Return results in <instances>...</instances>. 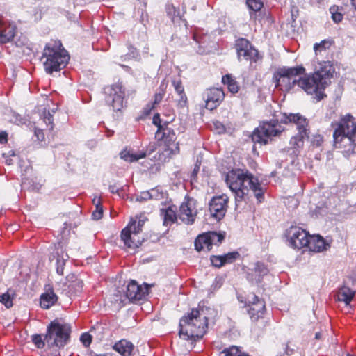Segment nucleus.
I'll return each mask as SVG.
<instances>
[{
  "label": "nucleus",
  "instance_id": "obj_1",
  "mask_svg": "<svg viewBox=\"0 0 356 356\" xmlns=\"http://www.w3.org/2000/svg\"><path fill=\"white\" fill-rule=\"evenodd\" d=\"M334 68L330 62H322L312 74L301 77L305 69L302 65L283 67L279 68L273 77L276 88L289 92L296 87L303 90L307 94L316 95L318 101L325 97L324 90L331 83Z\"/></svg>",
  "mask_w": 356,
  "mask_h": 356
},
{
  "label": "nucleus",
  "instance_id": "obj_2",
  "mask_svg": "<svg viewBox=\"0 0 356 356\" xmlns=\"http://www.w3.org/2000/svg\"><path fill=\"white\" fill-rule=\"evenodd\" d=\"M225 181L234 194L236 203L242 201L250 190L253 191L259 202L264 199V188L258 178L248 170L236 169L229 171Z\"/></svg>",
  "mask_w": 356,
  "mask_h": 356
},
{
  "label": "nucleus",
  "instance_id": "obj_3",
  "mask_svg": "<svg viewBox=\"0 0 356 356\" xmlns=\"http://www.w3.org/2000/svg\"><path fill=\"white\" fill-rule=\"evenodd\" d=\"M208 319L202 309H193L191 313L179 321V337L184 340L196 341L206 332Z\"/></svg>",
  "mask_w": 356,
  "mask_h": 356
},
{
  "label": "nucleus",
  "instance_id": "obj_4",
  "mask_svg": "<svg viewBox=\"0 0 356 356\" xmlns=\"http://www.w3.org/2000/svg\"><path fill=\"white\" fill-rule=\"evenodd\" d=\"M41 60L45 72L52 74L54 72H59L65 67L70 56L60 41H54L46 44Z\"/></svg>",
  "mask_w": 356,
  "mask_h": 356
},
{
  "label": "nucleus",
  "instance_id": "obj_5",
  "mask_svg": "<svg viewBox=\"0 0 356 356\" xmlns=\"http://www.w3.org/2000/svg\"><path fill=\"white\" fill-rule=\"evenodd\" d=\"M71 332L70 325L62 323L58 320L51 322L47 327V333L44 340L48 347H63L70 338Z\"/></svg>",
  "mask_w": 356,
  "mask_h": 356
},
{
  "label": "nucleus",
  "instance_id": "obj_6",
  "mask_svg": "<svg viewBox=\"0 0 356 356\" xmlns=\"http://www.w3.org/2000/svg\"><path fill=\"white\" fill-rule=\"evenodd\" d=\"M280 121L284 123H287L288 122H293L296 124L298 133L291 138L290 145L293 149H299L303 147L305 139L309 136L308 122L307 119L300 114L290 113L286 115L284 113Z\"/></svg>",
  "mask_w": 356,
  "mask_h": 356
},
{
  "label": "nucleus",
  "instance_id": "obj_7",
  "mask_svg": "<svg viewBox=\"0 0 356 356\" xmlns=\"http://www.w3.org/2000/svg\"><path fill=\"white\" fill-rule=\"evenodd\" d=\"M162 143L163 151L159 153V160L161 162L166 161L172 155L179 153V143L176 142L177 136L175 131L165 125L163 130L161 131L159 138H156Z\"/></svg>",
  "mask_w": 356,
  "mask_h": 356
},
{
  "label": "nucleus",
  "instance_id": "obj_8",
  "mask_svg": "<svg viewBox=\"0 0 356 356\" xmlns=\"http://www.w3.org/2000/svg\"><path fill=\"white\" fill-rule=\"evenodd\" d=\"M282 131L281 126L277 120L264 122L254 131L252 140L254 143L267 144L271 137L277 136Z\"/></svg>",
  "mask_w": 356,
  "mask_h": 356
},
{
  "label": "nucleus",
  "instance_id": "obj_9",
  "mask_svg": "<svg viewBox=\"0 0 356 356\" xmlns=\"http://www.w3.org/2000/svg\"><path fill=\"white\" fill-rule=\"evenodd\" d=\"M106 102L114 111H120L124 106V89L121 83H117L104 89Z\"/></svg>",
  "mask_w": 356,
  "mask_h": 356
},
{
  "label": "nucleus",
  "instance_id": "obj_10",
  "mask_svg": "<svg viewBox=\"0 0 356 356\" xmlns=\"http://www.w3.org/2000/svg\"><path fill=\"white\" fill-rule=\"evenodd\" d=\"M288 245L293 248L300 249L309 243V234L298 226H291L286 232Z\"/></svg>",
  "mask_w": 356,
  "mask_h": 356
},
{
  "label": "nucleus",
  "instance_id": "obj_11",
  "mask_svg": "<svg viewBox=\"0 0 356 356\" xmlns=\"http://www.w3.org/2000/svg\"><path fill=\"white\" fill-rule=\"evenodd\" d=\"M140 232V230L137 227L136 220L131 219L129 224L121 232V238L127 248L134 249L141 245L140 239L136 238Z\"/></svg>",
  "mask_w": 356,
  "mask_h": 356
},
{
  "label": "nucleus",
  "instance_id": "obj_12",
  "mask_svg": "<svg viewBox=\"0 0 356 356\" xmlns=\"http://www.w3.org/2000/svg\"><path fill=\"white\" fill-rule=\"evenodd\" d=\"M236 49L239 60L244 59L257 62L259 58L258 51L246 39L238 40L236 44Z\"/></svg>",
  "mask_w": 356,
  "mask_h": 356
},
{
  "label": "nucleus",
  "instance_id": "obj_13",
  "mask_svg": "<svg viewBox=\"0 0 356 356\" xmlns=\"http://www.w3.org/2000/svg\"><path fill=\"white\" fill-rule=\"evenodd\" d=\"M332 127H336L333 134L334 142L339 141V138L342 136H353L354 127L353 118L350 115H346L341 119L339 122H332L331 124Z\"/></svg>",
  "mask_w": 356,
  "mask_h": 356
},
{
  "label": "nucleus",
  "instance_id": "obj_14",
  "mask_svg": "<svg viewBox=\"0 0 356 356\" xmlns=\"http://www.w3.org/2000/svg\"><path fill=\"white\" fill-rule=\"evenodd\" d=\"M229 198L226 195L213 197L209 202V211L217 220L224 218L227 209Z\"/></svg>",
  "mask_w": 356,
  "mask_h": 356
},
{
  "label": "nucleus",
  "instance_id": "obj_15",
  "mask_svg": "<svg viewBox=\"0 0 356 356\" xmlns=\"http://www.w3.org/2000/svg\"><path fill=\"white\" fill-rule=\"evenodd\" d=\"M197 213L194 200L192 199L188 200L179 207L178 218L184 224L192 225L195 222Z\"/></svg>",
  "mask_w": 356,
  "mask_h": 356
},
{
  "label": "nucleus",
  "instance_id": "obj_16",
  "mask_svg": "<svg viewBox=\"0 0 356 356\" xmlns=\"http://www.w3.org/2000/svg\"><path fill=\"white\" fill-rule=\"evenodd\" d=\"M248 312L252 320L257 321L259 318L263 317L266 309L264 300L254 294H252L248 296Z\"/></svg>",
  "mask_w": 356,
  "mask_h": 356
},
{
  "label": "nucleus",
  "instance_id": "obj_17",
  "mask_svg": "<svg viewBox=\"0 0 356 356\" xmlns=\"http://www.w3.org/2000/svg\"><path fill=\"white\" fill-rule=\"evenodd\" d=\"M268 272L267 266L264 263L258 261L252 268H248L247 279L252 283H259Z\"/></svg>",
  "mask_w": 356,
  "mask_h": 356
},
{
  "label": "nucleus",
  "instance_id": "obj_18",
  "mask_svg": "<svg viewBox=\"0 0 356 356\" xmlns=\"http://www.w3.org/2000/svg\"><path fill=\"white\" fill-rule=\"evenodd\" d=\"M53 121L52 114H51L49 111H46L45 109L42 118H41L38 122V127H35L34 134L38 141H43L44 140V134L43 129L41 128L42 127V124H45L47 129L51 131L54 127Z\"/></svg>",
  "mask_w": 356,
  "mask_h": 356
},
{
  "label": "nucleus",
  "instance_id": "obj_19",
  "mask_svg": "<svg viewBox=\"0 0 356 356\" xmlns=\"http://www.w3.org/2000/svg\"><path fill=\"white\" fill-rule=\"evenodd\" d=\"M334 143L336 148L343 149V154L345 156L356 153V140L353 136H342L339 138V141Z\"/></svg>",
  "mask_w": 356,
  "mask_h": 356
},
{
  "label": "nucleus",
  "instance_id": "obj_20",
  "mask_svg": "<svg viewBox=\"0 0 356 356\" xmlns=\"http://www.w3.org/2000/svg\"><path fill=\"white\" fill-rule=\"evenodd\" d=\"M148 293V287L138 285L136 281L131 280L127 286L126 296L131 300H139Z\"/></svg>",
  "mask_w": 356,
  "mask_h": 356
},
{
  "label": "nucleus",
  "instance_id": "obj_21",
  "mask_svg": "<svg viewBox=\"0 0 356 356\" xmlns=\"http://www.w3.org/2000/svg\"><path fill=\"white\" fill-rule=\"evenodd\" d=\"M16 26L14 23L0 19V43L10 42L16 33Z\"/></svg>",
  "mask_w": 356,
  "mask_h": 356
},
{
  "label": "nucleus",
  "instance_id": "obj_22",
  "mask_svg": "<svg viewBox=\"0 0 356 356\" xmlns=\"http://www.w3.org/2000/svg\"><path fill=\"white\" fill-rule=\"evenodd\" d=\"M223 91L217 88H211L207 90V97L206 99V108L211 111L216 108L224 98Z\"/></svg>",
  "mask_w": 356,
  "mask_h": 356
},
{
  "label": "nucleus",
  "instance_id": "obj_23",
  "mask_svg": "<svg viewBox=\"0 0 356 356\" xmlns=\"http://www.w3.org/2000/svg\"><path fill=\"white\" fill-rule=\"evenodd\" d=\"M240 257V254L237 251L228 252L223 255H217L211 257V262L213 266L220 268L226 264H232Z\"/></svg>",
  "mask_w": 356,
  "mask_h": 356
},
{
  "label": "nucleus",
  "instance_id": "obj_24",
  "mask_svg": "<svg viewBox=\"0 0 356 356\" xmlns=\"http://www.w3.org/2000/svg\"><path fill=\"white\" fill-rule=\"evenodd\" d=\"M307 246L311 251L319 252L327 250L330 244L321 236L309 235V243Z\"/></svg>",
  "mask_w": 356,
  "mask_h": 356
},
{
  "label": "nucleus",
  "instance_id": "obj_25",
  "mask_svg": "<svg viewBox=\"0 0 356 356\" xmlns=\"http://www.w3.org/2000/svg\"><path fill=\"white\" fill-rule=\"evenodd\" d=\"M58 300V296L55 294L52 288L47 290L40 296V306L42 308L47 309L53 306Z\"/></svg>",
  "mask_w": 356,
  "mask_h": 356
},
{
  "label": "nucleus",
  "instance_id": "obj_26",
  "mask_svg": "<svg viewBox=\"0 0 356 356\" xmlns=\"http://www.w3.org/2000/svg\"><path fill=\"white\" fill-rule=\"evenodd\" d=\"M134 348L133 343L125 339L116 342L113 346V350L121 356H130Z\"/></svg>",
  "mask_w": 356,
  "mask_h": 356
},
{
  "label": "nucleus",
  "instance_id": "obj_27",
  "mask_svg": "<svg viewBox=\"0 0 356 356\" xmlns=\"http://www.w3.org/2000/svg\"><path fill=\"white\" fill-rule=\"evenodd\" d=\"M161 213L163 217V225L165 226L173 224L179 218L175 206H170L166 209H161Z\"/></svg>",
  "mask_w": 356,
  "mask_h": 356
},
{
  "label": "nucleus",
  "instance_id": "obj_28",
  "mask_svg": "<svg viewBox=\"0 0 356 356\" xmlns=\"http://www.w3.org/2000/svg\"><path fill=\"white\" fill-rule=\"evenodd\" d=\"M66 284H67L70 291L76 293L82 290L83 283L76 275L71 273L66 277Z\"/></svg>",
  "mask_w": 356,
  "mask_h": 356
},
{
  "label": "nucleus",
  "instance_id": "obj_29",
  "mask_svg": "<svg viewBox=\"0 0 356 356\" xmlns=\"http://www.w3.org/2000/svg\"><path fill=\"white\" fill-rule=\"evenodd\" d=\"M145 156L146 154L143 151L134 152L130 149H124L120 152L121 159L129 162H135Z\"/></svg>",
  "mask_w": 356,
  "mask_h": 356
},
{
  "label": "nucleus",
  "instance_id": "obj_30",
  "mask_svg": "<svg viewBox=\"0 0 356 356\" xmlns=\"http://www.w3.org/2000/svg\"><path fill=\"white\" fill-rule=\"evenodd\" d=\"M195 248L198 252H200L204 249H207V251H209L211 249L207 233L199 235L197 236L195 241Z\"/></svg>",
  "mask_w": 356,
  "mask_h": 356
},
{
  "label": "nucleus",
  "instance_id": "obj_31",
  "mask_svg": "<svg viewBox=\"0 0 356 356\" xmlns=\"http://www.w3.org/2000/svg\"><path fill=\"white\" fill-rule=\"evenodd\" d=\"M172 84L174 86L176 92L179 96V99L178 101L179 104L182 107L186 106L187 102V97L184 93V89L181 84V81L179 79H175L172 81Z\"/></svg>",
  "mask_w": 356,
  "mask_h": 356
},
{
  "label": "nucleus",
  "instance_id": "obj_32",
  "mask_svg": "<svg viewBox=\"0 0 356 356\" xmlns=\"http://www.w3.org/2000/svg\"><path fill=\"white\" fill-rule=\"evenodd\" d=\"M338 300L343 301L346 305H349L355 296V291L349 287L343 286L338 292Z\"/></svg>",
  "mask_w": 356,
  "mask_h": 356
},
{
  "label": "nucleus",
  "instance_id": "obj_33",
  "mask_svg": "<svg viewBox=\"0 0 356 356\" xmlns=\"http://www.w3.org/2000/svg\"><path fill=\"white\" fill-rule=\"evenodd\" d=\"M224 84L227 86L229 90L232 93H236L238 91V86L236 81L232 77V76L227 74L222 79Z\"/></svg>",
  "mask_w": 356,
  "mask_h": 356
},
{
  "label": "nucleus",
  "instance_id": "obj_34",
  "mask_svg": "<svg viewBox=\"0 0 356 356\" xmlns=\"http://www.w3.org/2000/svg\"><path fill=\"white\" fill-rule=\"evenodd\" d=\"M69 257L67 254H64L63 252L61 255L58 254L56 259V273L63 275L64 274V268L65 266V262L67 261Z\"/></svg>",
  "mask_w": 356,
  "mask_h": 356
},
{
  "label": "nucleus",
  "instance_id": "obj_35",
  "mask_svg": "<svg viewBox=\"0 0 356 356\" xmlns=\"http://www.w3.org/2000/svg\"><path fill=\"white\" fill-rule=\"evenodd\" d=\"M220 356H250L248 354L241 351L238 347L232 346L225 349L221 353Z\"/></svg>",
  "mask_w": 356,
  "mask_h": 356
},
{
  "label": "nucleus",
  "instance_id": "obj_36",
  "mask_svg": "<svg viewBox=\"0 0 356 356\" xmlns=\"http://www.w3.org/2000/svg\"><path fill=\"white\" fill-rule=\"evenodd\" d=\"M330 13L331 17L335 23H339L343 19V15L339 10V8L337 6H332L330 8Z\"/></svg>",
  "mask_w": 356,
  "mask_h": 356
},
{
  "label": "nucleus",
  "instance_id": "obj_37",
  "mask_svg": "<svg viewBox=\"0 0 356 356\" xmlns=\"http://www.w3.org/2000/svg\"><path fill=\"white\" fill-rule=\"evenodd\" d=\"M207 234L211 247L213 245H218L224 239V236L222 235L218 234L215 232H208Z\"/></svg>",
  "mask_w": 356,
  "mask_h": 356
},
{
  "label": "nucleus",
  "instance_id": "obj_38",
  "mask_svg": "<svg viewBox=\"0 0 356 356\" xmlns=\"http://www.w3.org/2000/svg\"><path fill=\"white\" fill-rule=\"evenodd\" d=\"M0 302L6 308L11 307L13 306V294H10L9 291L2 294L0 296Z\"/></svg>",
  "mask_w": 356,
  "mask_h": 356
},
{
  "label": "nucleus",
  "instance_id": "obj_39",
  "mask_svg": "<svg viewBox=\"0 0 356 356\" xmlns=\"http://www.w3.org/2000/svg\"><path fill=\"white\" fill-rule=\"evenodd\" d=\"M96 202V200L94 199L93 202L95 204L96 209L92 212V216L93 219L99 220V219L102 218V217L103 208H102V206L100 204L99 200H97V202Z\"/></svg>",
  "mask_w": 356,
  "mask_h": 356
},
{
  "label": "nucleus",
  "instance_id": "obj_40",
  "mask_svg": "<svg viewBox=\"0 0 356 356\" xmlns=\"http://www.w3.org/2000/svg\"><path fill=\"white\" fill-rule=\"evenodd\" d=\"M248 8L253 11H259L263 7V2L261 0H246Z\"/></svg>",
  "mask_w": 356,
  "mask_h": 356
},
{
  "label": "nucleus",
  "instance_id": "obj_41",
  "mask_svg": "<svg viewBox=\"0 0 356 356\" xmlns=\"http://www.w3.org/2000/svg\"><path fill=\"white\" fill-rule=\"evenodd\" d=\"M153 124L158 127L157 131L156 132L155 137L156 138H159L161 135V131L163 130L165 126H163L161 124V119L159 114H155L153 117Z\"/></svg>",
  "mask_w": 356,
  "mask_h": 356
},
{
  "label": "nucleus",
  "instance_id": "obj_42",
  "mask_svg": "<svg viewBox=\"0 0 356 356\" xmlns=\"http://www.w3.org/2000/svg\"><path fill=\"white\" fill-rule=\"evenodd\" d=\"M150 196L153 200H162L164 198L163 192L159 188H152L150 191Z\"/></svg>",
  "mask_w": 356,
  "mask_h": 356
},
{
  "label": "nucleus",
  "instance_id": "obj_43",
  "mask_svg": "<svg viewBox=\"0 0 356 356\" xmlns=\"http://www.w3.org/2000/svg\"><path fill=\"white\" fill-rule=\"evenodd\" d=\"M32 341L38 348H42L44 347L45 343L47 344L45 340H43L42 336L39 334L33 335Z\"/></svg>",
  "mask_w": 356,
  "mask_h": 356
},
{
  "label": "nucleus",
  "instance_id": "obj_44",
  "mask_svg": "<svg viewBox=\"0 0 356 356\" xmlns=\"http://www.w3.org/2000/svg\"><path fill=\"white\" fill-rule=\"evenodd\" d=\"M15 156V152L13 150H9L8 152L2 154V156L5 158V163L8 165H10L13 163L12 156Z\"/></svg>",
  "mask_w": 356,
  "mask_h": 356
},
{
  "label": "nucleus",
  "instance_id": "obj_45",
  "mask_svg": "<svg viewBox=\"0 0 356 356\" xmlns=\"http://www.w3.org/2000/svg\"><path fill=\"white\" fill-rule=\"evenodd\" d=\"M330 42L326 40H323L320 43H316L314 46V49L316 52L318 51H321L322 49H325L328 45H330Z\"/></svg>",
  "mask_w": 356,
  "mask_h": 356
},
{
  "label": "nucleus",
  "instance_id": "obj_46",
  "mask_svg": "<svg viewBox=\"0 0 356 356\" xmlns=\"http://www.w3.org/2000/svg\"><path fill=\"white\" fill-rule=\"evenodd\" d=\"M164 95V90L162 88V85L160 86L159 92H156L154 95V103L159 104L161 99H163Z\"/></svg>",
  "mask_w": 356,
  "mask_h": 356
},
{
  "label": "nucleus",
  "instance_id": "obj_47",
  "mask_svg": "<svg viewBox=\"0 0 356 356\" xmlns=\"http://www.w3.org/2000/svg\"><path fill=\"white\" fill-rule=\"evenodd\" d=\"M81 341L85 346H88L92 341L91 336L88 333H84L81 336Z\"/></svg>",
  "mask_w": 356,
  "mask_h": 356
},
{
  "label": "nucleus",
  "instance_id": "obj_48",
  "mask_svg": "<svg viewBox=\"0 0 356 356\" xmlns=\"http://www.w3.org/2000/svg\"><path fill=\"white\" fill-rule=\"evenodd\" d=\"M213 128L218 134H222L225 131L224 125L218 121L213 122Z\"/></svg>",
  "mask_w": 356,
  "mask_h": 356
},
{
  "label": "nucleus",
  "instance_id": "obj_49",
  "mask_svg": "<svg viewBox=\"0 0 356 356\" xmlns=\"http://www.w3.org/2000/svg\"><path fill=\"white\" fill-rule=\"evenodd\" d=\"M152 200L150 196V191H143L140 193L139 196L137 197V200L141 201V200Z\"/></svg>",
  "mask_w": 356,
  "mask_h": 356
},
{
  "label": "nucleus",
  "instance_id": "obj_50",
  "mask_svg": "<svg viewBox=\"0 0 356 356\" xmlns=\"http://www.w3.org/2000/svg\"><path fill=\"white\" fill-rule=\"evenodd\" d=\"M109 190L112 193H118V195H121V193L122 192V189L119 188L118 186L112 185L109 186Z\"/></svg>",
  "mask_w": 356,
  "mask_h": 356
},
{
  "label": "nucleus",
  "instance_id": "obj_51",
  "mask_svg": "<svg viewBox=\"0 0 356 356\" xmlns=\"http://www.w3.org/2000/svg\"><path fill=\"white\" fill-rule=\"evenodd\" d=\"M13 118H14L13 120H14L15 123H16L18 125L23 124L25 122V120L24 118H22L21 117V115L19 114H15L13 115Z\"/></svg>",
  "mask_w": 356,
  "mask_h": 356
},
{
  "label": "nucleus",
  "instance_id": "obj_52",
  "mask_svg": "<svg viewBox=\"0 0 356 356\" xmlns=\"http://www.w3.org/2000/svg\"><path fill=\"white\" fill-rule=\"evenodd\" d=\"M7 134L4 131H0V143H4L7 142Z\"/></svg>",
  "mask_w": 356,
  "mask_h": 356
},
{
  "label": "nucleus",
  "instance_id": "obj_53",
  "mask_svg": "<svg viewBox=\"0 0 356 356\" xmlns=\"http://www.w3.org/2000/svg\"><path fill=\"white\" fill-rule=\"evenodd\" d=\"M145 223V220L139 219L138 220H136V225L137 227L141 231L142 227L143 226Z\"/></svg>",
  "mask_w": 356,
  "mask_h": 356
},
{
  "label": "nucleus",
  "instance_id": "obj_54",
  "mask_svg": "<svg viewBox=\"0 0 356 356\" xmlns=\"http://www.w3.org/2000/svg\"><path fill=\"white\" fill-rule=\"evenodd\" d=\"M285 351H286V353L288 355H291L293 353V349H291V348H289L288 346H286Z\"/></svg>",
  "mask_w": 356,
  "mask_h": 356
},
{
  "label": "nucleus",
  "instance_id": "obj_55",
  "mask_svg": "<svg viewBox=\"0 0 356 356\" xmlns=\"http://www.w3.org/2000/svg\"><path fill=\"white\" fill-rule=\"evenodd\" d=\"M322 337V334L321 332H316L315 334V339H321Z\"/></svg>",
  "mask_w": 356,
  "mask_h": 356
},
{
  "label": "nucleus",
  "instance_id": "obj_56",
  "mask_svg": "<svg viewBox=\"0 0 356 356\" xmlns=\"http://www.w3.org/2000/svg\"><path fill=\"white\" fill-rule=\"evenodd\" d=\"M106 133H107V136H108V137H110V136H113V135L114 131H111V130H108H108H107V131H106Z\"/></svg>",
  "mask_w": 356,
  "mask_h": 356
},
{
  "label": "nucleus",
  "instance_id": "obj_57",
  "mask_svg": "<svg viewBox=\"0 0 356 356\" xmlns=\"http://www.w3.org/2000/svg\"><path fill=\"white\" fill-rule=\"evenodd\" d=\"M353 130V135L356 133V122H354V127L352 129Z\"/></svg>",
  "mask_w": 356,
  "mask_h": 356
},
{
  "label": "nucleus",
  "instance_id": "obj_58",
  "mask_svg": "<svg viewBox=\"0 0 356 356\" xmlns=\"http://www.w3.org/2000/svg\"><path fill=\"white\" fill-rule=\"evenodd\" d=\"M353 6L356 9V0H351Z\"/></svg>",
  "mask_w": 356,
  "mask_h": 356
},
{
  "label": "nucleus",
  "instance_id": "obj_59",
  "mask_svg": "<svg viewBox=\"0 0 356 356\" xmlns=\"http://www.w3.org/2000/svg\"><path fill=\"white\" fill-rule=\"evenodd\" d=\"M346 356H355V355H352V354H347V355H346Z\"/></svg>",
  "mask_w": 356,
  "mask_h": 356
},
{
  "label": "nucleus",
  "instance_id": "obj_60",
  "mask_svg": "<svg viewBox=\"0 0 356 356\" xmlns=\"http://www.w3.org/2000/svg\"><path fill=\"white\" fill-rule=\"evenodd\" d=\"M320 141H322V138H320L319 140H318V143H319Z\"/></svg>",
  "mask_w": 356,
  "mask_h": 356
},
{
  "label": "nucleus",
  "instance_id": "obj_61",
  "mask_svg": "<svg viewBox=\"0 0 356 356\" xmlns=\"http://www.w3.org/2000/svg\"><path fill=\"white\" fill-rule=\"evenodd\" d=\"M172 9L175 10V7H172ZM176 12H177V11H176V10H175V13Z\"/></svg>",
  "mask_w": 356,
  "mask_h": 356
}]
</instances>
